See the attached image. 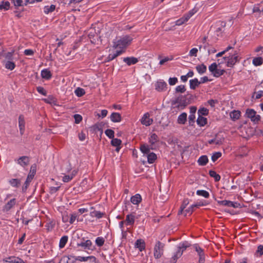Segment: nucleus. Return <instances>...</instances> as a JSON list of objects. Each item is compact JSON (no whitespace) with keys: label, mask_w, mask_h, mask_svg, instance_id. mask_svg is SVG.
<instances>
[{"label":"nucleus","mask_w":263,"mask_h":263,"mask_svg":"<svg viewBox=\"0 0 263 263\" xmlns=\"http://www.w3.org/2000/svg\"><path fill=\"white\" fill-rule=\"evenodd\" d=\"M68 237L67 236H63L61 237L60 240L59 247L63 248L65 247V245L67 242Z\"/></svg>","instance_id":"36"},{"label":"nucleus","mask_w":263,"mask_h":263,"mask_svg":"<svg viewBox=\"0 0 263 263\" xmlns=\"http://www.w3.org/2000/svg\"><path fill=\"white\" fill-rule=\"evenodd\" d=\"M257 252L260 254V255H263V246H258L257 250Z\"/></svg>","instance_id":"64"},{"label":"nucleus","mask_w":263,"mask_h":263,"mask_svg":"<svg viewBox=\"0 0 263 263\" xmlns=\"http://www.w3.org/2000/svg\"><path fill=\"white\" fill-rule=\"evenodd\" d=\"M3 261L7 263H25L24 261L15 256H10L3 259Z\"/></svg>","instance_id":"13"},{"label":"nucleus","mask_w":263,"mask_h":263,"mask_svg":"<svg viewBox=\"0 0 263 263\" xmlns=\"http://www.w3.org/2000/svg\"><path fill=\"white\" fill-rule=\"evenodd\" d=\"M196 69L199 74H202L206 72V66L204 64H202L200 65H198L196 67Z\"/></svg>","instance_id":"29"},{"label":"nucleus","mask_w":263,"mask_h":263,"mask_svg":"<svg viewBox=\"0 0 263 263\" xmlns=\"http://www.w3.org/2000/svg\"><path fill=\"white\" fill-rule=\"evenodd\" d=\"M132 40V39L129 36H124L117 42H114L113 47L115 48H124L130 44Z\"/></svg>","instance_id":"4"},{"label":"nucleus","mask_w":263,"mask_h":263,"mask_svg":"<svg viewBox=\"0 0 263 263\" xmlns=\"http://www.w3.org/2000/svg\"><path fill=\"white\" fill-rule=\"evenodd\" d=\"M15 161H16L22 167H25L29 165L30 158L27 156H22L18 158L17 159H15Z\"/></svg>","instance_id":"9"},{"label":"nucleus","mask_w":263,"mask_h":263,"mask_svg":"<svg viewBox=\"0 0 263 263\" xmlns=\"http://www.w3.org/2000/svg\"><path fill=\"white\" fill-rule=\"evenodd\" d=\"M110 120L113 122H119L121 120V116L118 112H113L110 115Z\"/></svg>","instance_id":"22"},{"label":"nucleus","mask_w":263,"mask_h":263,"mask_svg":"<svg viewBox=\"0 0 263 263\" xmlns=\"http://www.w3.org/2000/svg\"><path fill=\"white\" fill-rule=\"evenodd\" d=\"M14 51L8 52L3 54V56L7 60H12L13 59Z\"/></svg>","instance_id":"47"},{"label":"nucleus","mask_w":263,"mask_h":263,"mask_svg":"<svg viewBox=\"0 0 263 263\" xmlns=\"http://www.w3.org/2000/svg\"><path fill=\"white\" fill-rule=\"evenodd\" d=\"M16 203V199L15 198H13L9 201L7 203L5 204L3 207V211L4 212H8L15 205Z\"/></svg>","instance_id":"12"},{"label":"nucleus","mask_w":263,"mask_h":263,"mask_svg":"<svg viewBox=\"0 0 263 263\" xmlns=\"http://www.w3.org/2000/svg\"><path fill=\"white\" fill-rule=\"evenodd\" d=\"M121 140L117 138H113L111 141V144L114 146L118 147L121 144Z\"/></svg>","instance_id":"46"},{"label":"nucleus","mask_w":263,"mask_h":263,"mask_svg":"<svg viewBox=\"0 0 263 263\" xmlns=\"http://www.w3.org/2000/svg\"><path fill=\"white\" fill-rule=\"evenodd\" d=\"M25 125V122L24 116L22 115H20V116L18 117V126H19L20 134L21 135H23L24 133Z\"/></svg>","instance_id":"14"},{"label":"nucleus","mask_w":263,"mask_h":263,"mask_svg":"<svg viewBox=\"0 0 263 263\" xmlns=\"http://www.w3.org/2000/svg\"><path fill=\"white\" fill-rule=\"evenodd\" d=\"M172 104L179 110L184 109L188 105L185 96H180L172 101Z\"/></svg>","instance_id":"1"},{"label":"nucleus","mask_w":263,"mask_h":263,"mask_svg":"<svg viewBox=\"0 0 263 263\" xmlns=\"http://www.w3.org/2000/svg\"><path fill=\"white\" fill-rule=\"evenodd\" d=\"M197 123L200 126H203L207 123V119L202 116H198Z\"/></svg>","instance_id":"32"},{"label":"nucleus","mask_w":263,"mask_h":263,"mask_svg":"<svg viewBox=\"0 0 263 263\" xmlns=\"http://www.w3.org/2000/svg\"><path fill=\"white\" fill-rule=\"evenodd\" d=\"M175 90L176 92L183 93L185 91L186 89L184 85H181L177 86Z\"/></svg>","instance_id":"50"},{"label":"nucleus","mask_w":263,"mask_h":263,"mask_svg":"<svg viewBox=\"0 0 263 263\" xmlns=\"http://www.w3.org/2000/svg\"><path fill=\"white\" fill-rule=\"evenodd\" d=\"M198 116H207L209 114V110L204 107L200 108L198 111Z\"/></svg>","instance_id":"40"},{"label":"nucleus","mask_w":263,"mask_h":263,"mask_svg":"<svg viewBox=\"0 0 263 263\" xmlns=\"http://www.w3.org/2000/svg\"><path fill=\"white\" fill-rule=\"evenodd\" d=\"M146 157L147 158V162L149 164L153 163L157 158V155L153 152L147 154Z\"/></svg>","instance_id":"25"},{"label":"nucleus","mask_w":263,"mask_h":263,"mask_svg":"<svg viewBox=\"0 0 263 263\" xmlns=\"http://www.w3.org/2000/svg\"><path fill=\"white\" fill-rule=\"evenodd\" d=\"M200 84V82L197 78L190 80V88L192 89H195Z\"/></svg>","instance_id":"23"},{"label":"nucleus","mask_w":263,"mask_h":263,"mask_svg":"<svg viewBox=\"0 0 263 263\" xmlns=\"http://www.w3.org/2000/svg\"><path fill=\"white\" fill-rule=\"evenodd\" d=\"M78 246H81L85 249H90L92 246V242L90 240H87L85 242H81L77 244Z\"/></svg>","instance_id":"26"},{"label":"nucleus","mask_w":263,"mask_h":263,"mask_svg":"<svg viewBox=\"0 0 263 263\" xmlns=\"http://www.w3.org/2000/svg\"><path fill=\"white\" fill-rule=\"evenodd\" d=\"M140 151L144 155H147L150 153V148L148 145L143 144L140 145Z\"/></svg>","instance_id":"31"},{"label":"nucleus","mask_w":263,"mask_h":263,"mask_svg":"<svg viewBox=\"0 0 263 263\" xmlns=\"http://www.w3.org/2000/svg\"><path fill=\"white\" fill-rule=\"evenodd\" d=\"M93 216L96 217L97 218H101L104 215V213L101 212L100 211H95L92 213Z\"/></svg>","instance_id":"53"},{"label":"nucleus","mask_w":263,"mask_h":263,"mask_svg":"<svg viewBox=\"0 0 263 263\" xmlns=\"http://www.w3.org/2000/svg\"><path fill=\"white\" fill-rule=\"evenodd\" d=\"M142 198L140 195L137 194L131 197L130 201L134 204H138L141 201Z\"/></svg>","instance_id":"28"},{"label":"nucleus","mask_w":263,"mask_h":263,"mask_svg":"<svg viewBox=\"0 0 263 263\" xmlns=\"http://www.w3.org/2000/svg\"><path fill=\"white\" fill-rule=\"evenodd\" d=\"M135 247L138 248L140 251H142L145 248L144 241L141 239L137 240L135 242Z\"/></svg>","instance_id":"16"},{"label":"nucleus","mask_w":263,"mask_h":263,"mask_svg":"<svg viewBox=\"0 0 263 263\" xmlns=\"http://www.w3.org/2000/svg\"><path fill=\"white\" fill-rule=\"evenodd\" d=\"M217 68V65L216 63L212 64L209 67V69L210 72L212 73H214V71Z\"/></svg>","instance_id":"56"},{"label":"nucleus","mask_w":263,"mask_h":263,"mask_svg":"<svg viewBox=\"0 0 263 263\" xmlns=\"http://www.w3.org/2000/svg\"><path fill=\"white\" fill-rule=\"evenodd\" d=\"M36 173V165L33 164L31 166L30 172L24 184L22 186V192H25L28 189V187L33 178Z\"/></svg>","instance_id":"5"},{"label":"nucleus","mask_w":263,"mask_h":263,"mask_svg":"<svg viewBox=\"0 0 263 263\" xmlns=\"http://www.w3.org/2000/svg\"><path fill=\"white\" fill-rule=\"evenodd\" d=\"M209 161L208 156L206 155H203L200 157L198 160V163L200 166L205 165Z\"/></svg>","instance_id":"20"},{"label":"nucleus","mask_w":263,"mask_h":263,"mask_svg":"<svg viewBox=\"0 0 263 263\" xmlns=\"http://www.w3.org/2000/svg\"><path fill=\"white\" fill-rule=\"evenodd\" d=\"M106 135L110 139H113L114 137V131L110 129H106L105 131Z\"/></svg>","instance_id":"49"},{"label":"nucleus","mask_w":263,"mask_h":263,"mask_svg":"<svg viewBox=\"0 0 263 263\" xmlns=\"http://www.w3.org/2000/svg\"><path fill=\"white\" fill-rule=\"evenodd\" d=\"M24 53L26 55H33L34 52L32 49H26L25 50Z\"/></svg>","instance_id":"62"},{"label":"nucleus","mask_w":263,"mask_h":263,"mask_svg":"<svg viewBox=\"0 0 263 263\" xmlns=\"http://www.w3.org/2000/svg\"><path fill=\"white\" fill-rule=\"evenodd\" d=\"M178 82V79L176 77L170 78L168 80V83L170 85H174Z\"/></svg>","instance_id":"59"},{"label":"nucleus","mask_w":263,"mask_h":263,"mask_svg":"<svg viewBox=\"0 0 263 263\" xmlns=\"http://www.w3.org/2000/svg\"><path fill=\"white\" fill-rule=\"evenodd\" d=\"M123 61L128 65L135 64L138 62L137 58L134 57H127L123 59Z\"/></svg>","instance_id":"17"},{"label":"nucleus","mask_w":263,"mask_h":263,"mask_svg":"<svg viewBox=\"0 0 263 263\" xmlns=\"http://www.w3.org/2000/svg\"><path fill=\"white\" fill-rule=\"evenodd\" d=\"M240 113V111L239 110H233L230 114V117L233 120H236L239 118Z\"/></svg>","instance_id":"30"},{"label":"nucleus","mask_w":263,"mask_h":263,"mask_svg":"<svg viewBox=\"0 0 263 263\" xmlns=\"http://www.w3.org/2000/svg\"><path fill=\"white\" fill-rule=\"evenodd\" d=\"M193 247L195 251L197 252L199 256V263H204L205 259L203 250L201 249L197 244H195Z\"/></svg>","instance_id":"8"},{"label":"nucleus","mask_w":263,"mask_h":263,"mask_svg":"<svg viewBox=\"0 0 263 263\" xmlns=\"http://www.w3.org/2000/svg\"><path fill=\"white\" fill-rule=\"evenodd\" d=\"M215 144L216 145H221L222 144L224 139L223 138H218L217 137L215 138Z\"/></svg>","instance_id":"61"},{"label":"nucleus","mask_w":263,"mask_h":263,"mask_svg":"<svg viewBox=\"0 0 263 263\" xmlns=\"http://www.w3.org/2000/svg\"><path fill=\"white\" fill-rule=\"evenodd\" d=\"M135 213H131L126 216L125 224L126 226H133L135 221Z\"/></svg>","instance_id":"11"},{"label":"nucleus","mask_w":263,"mask_h":263,"mask_svg":"<svg viewBox=\"0 0 263 263\" xmlns=\"http://www.w3.org/2000/svg\"><path fill=\"white\" fill-rule=\"evenodd\" d=\"M41 76L44 79L49 80L51 78L52 74L49 70L44 69L41 71Z\"/></svg>","instance_id":"24"},{"label":"nucleus","mask_w":263,"mask_h":263,"mask_svg":"<svg viewBox=\"0 0 263 263\" xmlns=\"http://www.w3.org/2000/svg\"><path fill=\"white\" fill-rule=\"evenodd\" d=\"M60 188V186H58L56 187L52 186L50 187V191L49 193L51 194H53L55 193Z\"/></svg>","instance_id":"60"},{"label":"nucleus","mask_w":263,"mask_h":263,"mask_svg":"<svg viewBox=\"0 0 263 263\" xmlns=\"http://www.w3.org/2000/svg\"><path fill=\"white\" fill-rule=\"evenodd\" d=\"M190 245L187 242H184L182 244H180V246L178 247L177 251L171 259L170 263H176L177 260L182 255L183 251L185 250Z\"/></svg>","instance_id":"2"},{"label":"nucleus","mask_w":263,"mask_h":263,"mask_svg":"<svg viewBox=\"0 0 263 263\" xmlns=\"http://www.w3.org/2000/svg\"><path fill=\"white\" fill-rule=\"evenodd\" d=\"M189 20L184 15L183 17L180 18L176 22V25L177 26H180L183 24L184 23L186 22Z\"/></svg>","instance_id":"42"},{"label":"nucleus","mask_w":263,"mask_h":263,"mask_svg":"<svg viewBox=\"0 0 263 263\" xmlns=\"http://www.w3.org/2000/svg\"><path fill=\"white\" fill-rule=\"evenodd\" d=\"M224 59L228 67H233L236 63L239 62L240 58H239L237 52L235 51L233 53L230 54L229 56L224 57Z\"/></svg>","instance_id":"3"},{"label":"nucleus","mask_w":263,"mask_h":263,"mask_svg":"<svg viewBox=\"0 0 263 263\" xmlns=\"http://www.w3.org/2000/svg\"><path fill=\"white\" fill-rule=\"evenodd\" d=\"M37 91L43 95L44 96H46L47 92L44 89V88L42 87L39 86L36 88Z\"/></svg>","instance_id":"58"},{"label":"nucleus","mask_w":263,"mask_h":263,"mask_svg":"<svg viewBox=\"0 0 263 263\" xmlns=\"http://www.w3.org/2000/svg\"><path fill=\"white\" fill-rule=\"evenodd\" d=\"M141 122L142 124L148 126L153 123V120L149 118V114L147 112L143 115V117L141 119Z\"/></svg>","instance_id":"10"},{"label":"nucleus","mask_w":263,"mask_h":263,"mask_svg":"<svg viewBox=\"0 0 263 263\" xmlns=\"http://www.w3.org/2000/svg\"><path fill=\"white\" fill-rule=\"evenodd\" d=\"M262 58L261 57L254 58L253 60V64L255 66H260L262 64Z\"/></svg>","instance_id":"37"},{"label":"nucleus","mask_w":263,"mask_h":263,"mask_svg":"<svg viewBox=\"0 0 263 263\" xmlns=\"http://www.w3.org/2000/svg\"><path fill=\"white\" fill-rule=\"evenodd\" d=\"M209 175L211 177L214 178L215 181H218L220 180L221 177L220 176L217 174V173L213 170H210L209 171Z\"/></svg>","instance_id":"35"},{"label":"nucleus","mask_w":263,"mask_h":263,"mask_svg":"<svg viewBox=\"0 0 263 263\" xmlns=\"http://www.w3.org/2000/svg\"><path fill=\"white\" fill-rule=\"evenodd\" d=\"M10 8V3L8 1H2L0 4V10H7Z\"/></svg>","instance_id":"38"},{"label":"nucleus","mask_w":263,"mask_h":263,"mask_svg":"<svg viewBox=\"0 0 263 263\" xmlns=\"http://www.w3.org/2000/svg\"><path fill=\"white\" fill-rule=\"evenodd\" d=\"M15 67V64L14 63L10 61H7L5 64V68L11 70L14 69Z\"/></svg>","instance_id":"41"},{"label":"nucleus","mask_w":263,"mask_h":263,"mask_svg":"<svg viewBox=\"0 0 263 263\" xmlns=\"http://www.w3.org/2000/svg\"><path fill=\"white\" fill-rule=\"evenodd\" d=\"M222 154L220 152H215L212 156V160L215 162L218 158L221 156Z\"/></svg>","instance_id":"51"},{"label":"nucleus","mask_w":263,"mask_h":263,"mask_svg":"<svg viewBox=\"0 0 263 263\" xmlns=\"http://www.w3.org/2000/svg\"><path fill=\"white\" fill-rule=\"evenodd\" d=\"M122 53V51L120 50V51H116L115 52V53L109 54L107 57V61H110L114 60L116 57H117L118 56L120 55Z\"/></svg>","instance_id":"33"},{"label":"nucleus","mask_w":263,"mask_h":263,"mask_svg":"<svg viewBox=\"0 0 263 263\" xmlns=\"http://www.w3.org/2000/svg\"><path fill=\"white\" fill-rule=\"evenodd\" d=\"M158 141V136L154 133L152 134L150 137L149 138V143H150V145L151 146V148L153 149V146Z\"/></svg>","instance_id":"19"},{"label":"nucleus","mask_w":263,"mask_h":263,"mask_svg":"<svg viewBox=\"0 0 263 263\" xmlns=\"http://www.w3.org/2000/svg\"><path fill=\"white\" fill-rule=\"evenodd\" d=\"M75 93L78 97H82L85 94V91L83 88L78 87L75 90Z\"/></svg>","instance_id":"48"},{"label":"nucleus","mask_w":263,"mask_h":263,"mask_svg":"<svg viewBox=\"0 0 263 263\" xmlns=\"http://www.w3.org/2000/svg\"><path fill=\"white\" fill-rule=\"evenodd\" d=\"M78 217V215L76 213H73L70 214V219L69 220V222L70 224H72L76 220V218Z\"/></svg>","instance_id":"54"},{"label":"nucleus","mask_w":263,"mask_h":263,"mask_svg":"<svg viewBox=\"0 0 263 263\" xmlns=\"http://www.w3.org/2000/svg\"><path fill=\"white\" fill-rule=\"evenodd\" d=\"M198 49L196 48H192L189 52V55L190 57H197V54L198 52Z\"/></svg>","instance_id":"55"},{"label":"nucleus","mask_w":263,"mask_h":263,"mask_svg":"<svg viewBox=\"0 0 263 263\" xmlns=\"http://www.w3.org/2000/svg\"><path fill=\"white\" fill-rule=\"evenodd\" d=\"M166 87V83L163 81H158L155 85L156 89L158 91H163L165 90Z\"/></svg>","instance_id":"15"},{"label":"nucleus","mask_w":263,"mask_h":263,"mask_svg":"<svg viewBox=\"0 0 263 263\" xmlns=\"http://www.w3.org/2000/svg\"><path fill=\"white\" fill-rule=\"evenodd\" d=\"M164 244L158 241L154 247V255L155 258H160L163 255L164 251Z\"/></svg>","instance_id":"6"},{"label":"nucleus","mask_w":263,"mask_h":263,"mask_svg":"<svg viewBox=\"0 0 263 263\" xmlns=\"http://www.w3.org/2000/svg\"><path fill=\"white\" fill-rule=\"evenodd\" d=\"M76 259L80 261H86L88 260H91L93 262H95L96 258L93 256H89L87 257L78 256L77 258H76Z\"/></svg>","instance_id":"27"},{"label":"nucleus","mask_w":263,"mask_h":263,"mask_svg":"<svg viewBox=\"0 0 263 263\" xmlns=\"http://www.w3.org/2000/svg\"><path fill=\"white\" fill-rule=\"evenodd\" d=\"M196 193L198 195L203 196L206 198H208L210 196L209 192L205 190H198Z\"/></svg>","instance_id":"39"},{"label":"nucleus","mask_w":263,"mask_h":263,"mask_svg":"<svg viewBox=\"0 0 263 263\" xmlns=\"http://www.w3.org/2000/svg\"><path fill=\"white\" fill-rule=\"evenodd\" d=\"M95 242L98 247H102L104 243L105 240L102 237H98L96 238Z\"/></svg>","instance_id":"44"},{"label":"nucleus","mask_w":263,"mask_h":263,"mask_svg":"<svg viewBox=\"0 0 263 263\" xmlns=\"http://www.w3.org/2000/svg\"><path fill=\"white\" fill-rule=\"evenodd\" d=\"M187 120V114L185 112H183L180 115L177 119V122L180 124H184Z\"/></svg>","instance_id":"18"},{"label":"nucleus","mask_w":263,"mask_h":263,"mask_svg":"<svg viewBox=\"0 0 263 263\" xmlns=\"http://www.w3.org/2000/svg\"><path fill=\"white\" fill-rule=\"evenodd\" d=\"M246 115L248 118H250L254 123H258L260 120V116L258 115H256V112L253 109H247Z\"/></svg>","instance_id":"7"},{"label":"nucleus","mask_w":263,"mask_h":263,"mask_svg":"<svg viewBox=\"0 0 263 263\" xmlns=\"http://www.w3.org/2000/svg\"><path fill=\"white\" fill-rule=\"evenodd\" d=\"M225 72V70L223 69H219L217 68L212 74L215 77H219L223 74Z\"/></svg>","instance_id":"43"},{"label":"nucleus","mask_w":263,"mask_h":263,"mask_svg":"<svg viewBox=\"0 0 263 263\" xmlns=\"http://www.w3.org/2000/svg\"><path fill=\"white\" fill-rule=\"evenodd\" d=\"M221 204L229 207H235L234 203L233 202L229 200H222L220 201Z\"/></svg>","instance_id":"45"},{"label":"nucleus","mask_w":263,"mask_h":263,"mask_svg":"<svg viewBox=\"0 0 263 263\" xmlns=\"http://www.w3.org/2000/svg\"><path fill=\"white\" fill-rule=\"evenodd\" d=\"M72 176H70V175H64L63 177L62 180L64 182H68L70 180L72 179Z\"/></svg>","instance_id":"57"},{"label":"nucleus","mask_w":263,"mask_h":263,"mask_svg":"<svg viewBox=\"0 0 263 263\" xmlns=\"http://www.w3.org/2000/svg\"><path fill=\"white\" fill-rule=\"evenodd\" d=\"M55 9V6L51 5L50 6H46L44 8V12L45 14H48L53 12Z\"/></svg>","instance_id":"34"},{"label":"nucleus","mask_w":263,"mask_h":263,"mask_svg":"<svg viewBox=\"0 0 263 263\" xmlns=\"http://www.w3.org/2000/svg\"><path fill=\"white\" fill-rule=\"evenodd\" d=\"M73 117L74 119V122L76 124L80 123L82 120V117L80 115L75 114L73 116Z\"/></svg>","instance_id":"52"},{"label":"nucleus","mask_w":263,"mask_h":263,"mask_svg":"<svg viewBox=\"0 0 263 263\" xmlns=\"http://www.w3.org/2000/svg\"><path fill=\"white\" fill-rule=\"evenodd\" d=\"M69 257L67 256H63L59 261V263H69L68 260H69Z\"/></svg>","instance_id":"63"},{"label":"nucleus","mask_w":263,"mask_h":263,"mask_svg":"<svg viewBox=\"0 0 263 263\" xmlns=\"http://www.w3.org/2000/svg\"><path fill=\"white\" fill-rule=\"evenodd\" d=\"M9 184L13 187H18L21 184V180L20 179H11L9 180Z\"/></svg>","instance_id":"21"}]
</instances>
